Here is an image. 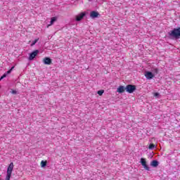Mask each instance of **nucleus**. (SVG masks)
<instances>
[{
  "label": "nucleus",
  "instance_id": "obj_15",
  "mask_svg": "<svg viewBox=\"0 0 180 180\" xmlns=\"http://www.w3.org/2000/svg\"><path fill=\"white\" fill-rule=\"evenodd\" d=\"M103 92H105V91L103 90H99L97 94L98 95H99L100 96H102V95H103Z\"/></svg>",
  "mask_w": 180,
  "mask_h": 180
},
{
  "label": "nucleus",
  "instance_id": "obj_9",
  "mask_svg": "<svg viewBox=\"0 0 180 180\" xmlns=\"http://www.w3.org/2000/svg\"><path fill=\"white\" fill-rule=\"evenodd\" d=\"M44 64L46 65H50V64H51V59L50 58H45L44 59Z\"/></svg>",
  "mask_w": 180,
  "mask_h": 180
},
{
  "label": "nucleus",
  "instance_id": "obj_13",
  "mask_svg": "<svg viewBox=\"0 0 180 180\" xmlns=\"http://www.w3.org/2000/svg\"><path fill=\"white\" fill-rule=\"evenodd\" d=\"M46 165H47V162L42 160L41 162V167H42V168H44V167H46Z\"/></svg>",
  "mask_w": 180,
  "mask_h": 180
},
{
  "label": "nucleus",
  "instance_id": "obj_12",
  "mask_svg": "<svg viewBox=\"0 0 180 180\" xmlns=\"http://www.w3.org/2000/svg\"><path fill=\"white\" fill-rule=\"evenodd\" d=\"M56 20H57V18L53 17L51 19L50 25H48V27H49V26H51V25H53L54 23V22H56Z\"/></svg>",
  "mask_w": 180,
  "mask_h": 180
},
{
  "label": "nucleus",
  "instance_id": "obj_5",
  "mask_svg": "<svg viewBox=\"0 0 180 180\" xmlns=\"http://www.w3.org/2000/svg\"><path fill=\"white\" fill-rule=\"evenodd\" d=\"M86 15L85 13H81L79 15H76L75 20L77 22H80V20L84 19V17Z\"/></svg>",
  "mask_w": 180,
  "mask_h": 180
},
{
  "label": "nucleus",
  "instance_id": "obj_1",
  "mask_svg": "<svg viewBox=\"0 0 180 180\" xmlns=\"http://www.w3.org/2000/svg\"><path fill=\"white\" fill-rule=\"evenodd\" d=\"M168 34L173 40H178V39H180V27L174 28L172 31L169 32Z\"/></svg>",
  "mask_w": 180,
  "mask_h": 180
},
{
  "label": "nucleus",
  "instance_id": "obj_18",
  "mask_svg": "<svg viewBox=\"0 0 180 180\" xmlns=\"http://www.w3.org/2000/svg\"><path fill=\"white\" fill-rule=\"evenodd\" d=\"M153 96H155V98H158V96H160V93H154Z\"/></svg>",
  "mask_w": 180,
  "mask_h": 180
},
{
  "label": "nucleus",
  "instance_id": "obj_22",
  "mask_svg": "<svg viewBox=\"0 0 180 180\" xmlns=\"http://www.w3.org/2000/svg\"><path fill=\"white\" fill-rule=\"evenodd\" d=\"M15 68V67H12L10 70H11V71H12V70H13Z\"/></svg>",
  "mask_w": 180,
  "mask_h": 180
},
{
  "label": "nucleus",
  "instance_id": "obj_4",
  "mask_svg": "<svg viewBox=\"0 0 180 180\" xmlns=\"http://www.w3.org/2000/svg\"><path fill=\"white\" fill-rule=\"evenodd\" d=\"M141 164L146 171H150V167L147 165V162L146 161V159L141 158Z\"/></svg>",
  "mask_w": 180,
  "mask_h": 180
},
{
  "label": "nucleus",
  "instance_id": "obj_11",
  "mask_svg": "<svg viewBox=\"0 0 180 180\" xmlns=\"http://www.w3.org/2000/svg\"><path fill=\"white\" fill-rule=\"evenodd\" d=\"M150 165H151V167H158V161H157V160H153V161L150 162Z\"/></svg>",
  "mask_w": 180,
  "mask_h": 180
},
{
  "label": "nucleus",
  "instance_id": "obj_14",
  "mask_svg": "<svg viewBox=\"0 0 180 180\" xmlns=\"http://www.w3.org/2000/svg\"><path fill=\"white\" fill-rule=\"evenodd\" d=\"M149 150H154L155 148V145L154 143H150L148 146Z\"/></svg>",
  "mask_w": 180,
  "mask_h": 180
},
{
  "label": "nucleus",
  "instance_id": "obj_21",
  "mask_svg": "<svg viewBox=\"0 0 180 180\" xmlns=\"http://www.w3.org/2000/svg\"><path fill=\"white\" fill-rule=\"evenodd\" d=\"M11 72H12V70H8L6 74L8 75V74H11Z\"/></svg>",
  "mask_w": 180,
  "mask_h": 180
},
{
  "label": "nucleus",
  "instance_id": "obj_3",
  "mask_svg": "<svg viewBox=\"0 0 180 180\" xmlns=\"http://www.w3.org/2000/svg\"><path fill=\"white\" fill-rule=\"evenodd\" d=\"M125 90L128 92V94H133L134 91H136V86L131 85V84H128L125 87Z\"/></svg>",
  "mask_w": 180,
  "mask_h": 180
},
{
  "label": "nucleus",
  "instance_id": "obj_16",
  "mask_svg": "<svg viewBox=\"0 0 180 180\" xmlns=\"http://www.w3.org/2000/svg\"><path fill=\"white\" fill-rule=\"evenodd\" d=\"M37 41H39V38L36 39L34 41H32V43L31 44V46H34V44H36Z\"/></svg>",
  "mask_w": 180,
  "mask_h": 180
},
{
  "label": "nucleus",
  "instance_id": "obj_20",
  "mask_svg": "<svg viewBox=\"0 0 180 180\" xmlns=\"http://www.w3.org/2000/svg\"><path fill=\"white\" fill-rule=\"evenodd\" d=\"M153 71L155 72V74H158V69L155 68V69H153Z\"/></svg>",
  "mask_w": 180,
  "mask_h": 180
},
{
  "label": "nucleus",
  "instance_id": "obj_17",
  "mask_svg": "<svg viewBox=\"0 0 180 180\" xmlns=\"http://www.w3.org/2000/svg\"><path fill=\"white\" fill-rule=\"evenodd\" d=\"M6 75H8L6 73L4 74V75L1 77L0 81H1V79H4V78H6Z\"/></svg>",
  "mask_w": 180,
  "mask_h": 180
},
{
  "label": "nucleus",
  "instance_id": "obj_10",
  "mask_svg": "<svg viewBox=\"0 0 180 180\" xmlns=\"http://www.w3.org/2000/svg\"><path fill=\"white\" fill-rule=\"evenodd\" d=\"M126 89V88H124V86H120L117 89V92H118L119 94H123V92H124V90Z\"/></svg>",
  "mask_w": 180,
  "mask_h": 180
},
{
  "label": "nucleus",
  "instance_id": "obj_7",
  "mask_svg": "<svg viewBox=\"0 0 180 180\" xmlns=\"http://www.w3.org/2000/svg\"><path fill=\"white\" fill-rule=\"evenodd\" d=\"M38 53H39V50L34 51L32 53H30L29 60H34V57H36V56H37Z\"/></svg>",
  "mask_w": 180,
  "mask_h": 180
},
{
  "label": "nucleus",
  "instance_id": "obj_2",
  "mask_svg": "<svg viewBox=\"0 0 180 180\" xmlns=\"http://www.w3.org/2000/svg\"><path fill=\"white\" fill-rule=\"evenodd\" d=\"M12 171H13V162H11L7 169L6 180H11V176H12Z\"/></svg>",
  "mask_w": 180,
  "mask_h": 180
},
{
  "label": "nucleus",
  "instance_id": "obj_6",
  "mask_svg": "<svg viewBox=\"0 0 180 180\" xmlns=\"http://www.w3.org/2000/svg\"><path fill=\"white\" fill-rule=\"evenodd\" d=\"M145 77L147 79H153L155 75L151 72H146Z\"/></svg>",
  "mask_w": 180,
  "mask_h": 180
},
{
  "label": "nucleus",
  "instance_id": "obj_19",
  "mask_svg": "<svg viewBox=\"0 0 180 180\" xmlns=\"http://www.w3.org/2000/svg\"><path fill=\"white\" fill-rule=\"evenodd\" d=\"M11 94H13V95H16L18 94V91H16V90H12Z\"/></svg>",
  "mask_w": 180,
  "mask_h": 180
},
{
  "label": "nucleus",
  "instance_id": "obj_8",
  "mask_svg": "<svg viewBox=\"0 0 180 180\" xmlns=\"http://www.w3.org/2000/svg\"><path fill=\"white\" fill-rule=\"evenodd\" d=\"M99 16V13L98 11H91L90 13V17L91 19H95L96 18H98Z\"/></svg>",
  "mask_w": 180,
  "mask_h": 180
}]
</instances>
